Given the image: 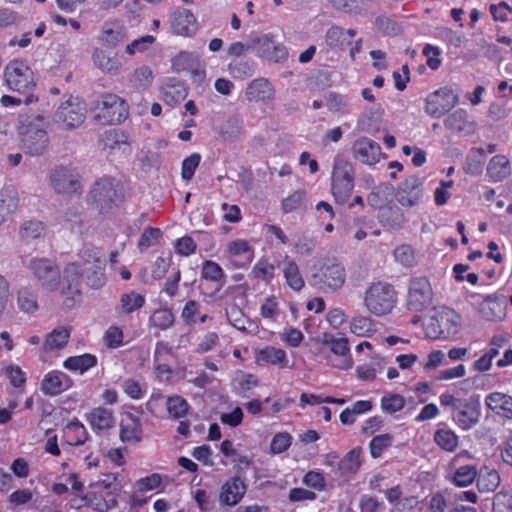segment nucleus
Instances as JSON below:
<instances>
[{"mask_svg":"<svg viewBox=\"0 0 512 512\" xmlns=\"http://www.w3.org/2000/svg\"><path fill=\"white\" fill-rule=\"evenodd\" d=\"M78 259L68 262L63 268L61 293L67 297L79 296L82 285L98 290L107 283L106 258L102 248L85 244L77 253Z\"/></svg>","mask_w":512,"mask_h":512,"instance_id":"f257e3e1","label":"nucleus"},{"mask_svg":"<svg viewBox=\"0 0 512 512\" xmlns=\"http://www.w3.org/2000/svg\"><path fill=\"white\" fill-rule=\"evenodd\" d=\"M45 118L42 115L21 120L19 135L21 147L25 153L39 156L45 152L49 144V137L44 127Z\"/></svg>","mask_w":512,"mask_h":512,"instance_id":"f03ea898","label":"nucleus"},{"mask_svg":"<svg viewBox=\"0 0 512 512\" xmlns=\"http://www.w3.org/2000/svg\"><path fill=\"white\" fill-rule=\"evenodd\" d=\"M397 303V292L391 284L372 283L365 291L364 305L375 316H383L392 311Z\"/></svg>","mask_w":512,"mask_h":512,"instance_id":"7ed1b4c3","label":"nucleus"},{"mask_svg":"<svg viewBox=\"0 0 512 512\" xmlns=\"http://www.w3.org/2000/svg\"><path fill=\"white\" fill-rule=\"evenodd\" d=\"M86 119V106L78 97L70 96L62 102L52 116V125L63 131L78 128Z\"/></svg>","mask_w":512,"mask_h":512,"instance_id":"20e7f679","label":"nucleus"},{"mask_svg":"<svg viewBox=\"0 0 512 512\" xmlns=\"http://www.w3.org/2000/svg\"><path fill=\"white\" fill-rule=\"evenodd\" d=\"M354 168L348 160L336 157L331 176V192L335 201L344 204L349 199L354 188Z\"/></svg>","mask_w":512,"mask_h":512,"instance_id":"39448f33","label":"nucleus"},{"mask_svg":"<svg viewBox=\"0 0 512 512\" xmlns=\"http://www.w3.org/2000/svg\"><path fill=\"white\" fill-rule=\"evenodd\" d=\"M4 77L6 85L14 92L29 94L36 86L32 69L22 60L11 61L5 67Z\"/></svg>","mask_w":512,"mask_h":512,"instance_id":"423d86ee","label":"nucleus"},{"mask_svg":"<svg viewBox=\"0 0 512 512\" xmlns=\"http://www.w3.org/2000/svg\"><path fill=\"white\" fill-rule=\"evenodd\" d=\"M38 285L46 291L53 292L58 289L61 273L55 261L48 258H32L28 263Z\"/></svg>","mask_w":512,"mask_h":512,"instance_id":"0eeeda50","label":"nucleus"},{"mask_svg":"<svg viewBox=\"0 0 512 512\" xmlns=\"http://www.w3.org/2000/svg\"><path fill=\"white\" fill-rule=\"evenodd\" d=\"M461 317L453 309L441 307L431 317L427 333L431 338H446L458 333Z\"/></svg>","mask_w":512,"mask_h":512,"instance_id":"6e6552de","label":"nucleus"},{"mask_svg":"<svg viewBox=\"0 0 512 512\" xmlns=\"http://www.w3.org/2000/svg\"><path fill=\"white\" fill-rule=\"evenodd\" d=\"M433 289L426 277L412 278L408 285L406 307L412 312H422L433 302Z\"/></svg>","mask_w":512,"mask_h":512,"instance_id":"1a4fd4ad","label":"nucleus"},{"mask_svg":"<svg viewBox=\"0 0 512 512\" xmlns=\"http://www.w3.org/2000/svg\"><path fill=\"white\" fill-rule=\"evenodd\" d=\"M313 279L323 291L334 292L344 285L346 271L344 266L337 260L327 259L324 261L319 271L313 274Z\"/></svg>","mask_w":512,"mask_h":512,"instance_id":"9d476101","label":"nucleus"},{"mask_svg":"<svg viewBox=\"0 0 512 512\" xmlns=\"http://www.w3.org/2000/svg\"><path fill=\"white\" fill-rule=\"evenodd\" d=\"M117 186L116 181L110 177H103L94 184L90 195L100 212L109 211L117 205L120 200Z\"/></svg>","mask_w":512,"mask_h":512,"instance_id":"9b49d317","label":"nucleus"},{"mask_svg":"<svg viewBox=\"0 0 512 512\" xmlns=\"http://www.w3.org/2000/svg\"><path fill=\"white\" fill-rule=\"evenodd\" d=\"M99 110L98 117L109 124H119L128 117V106L125 101L116 94L102 95L96 104Z\"/></svg>","mask_w":512,"mask_h":512,"instance_id":"f8f14e48","label":"nucleus"},{"mask_svg":"<svg viewBox=\"0 0 512 512\" xmlns=\"http://www.w3.org/2000/svg\"><path fill=\"white\" fill-rule=\"evenodd\" d=\"M459 102V96L451 88L442 87L426 98L425 112L439 118L450 111Z\"/></svg>","mask_w":512,"mask_h":512,"instance_id":"ddd939ff","label":"nucleus"},{"mask_svg":"<svg viewBox=\"0 0 512 512\" xmlns=\"http://www.w3.org/2000/svg\"><path fill=\"white\" fill-rule=\"evenodd\" d=\"M317 343L329 347L330 351L340 359L333 365L341 370L352 367L353 360L350 355L348 339L345 337H335L333 334L324 332L316 338Z\"/></svg>","mask_w":512,"mask_h":512,"instance_id":"4468645a","label":"nucleus"},{"mask_svg":"<svg viewBox=\"0 0 512 512\" xmlns=\"http://www.w3.org/2000/svg\"><path fill=\"white\" fill-rule=\"evenodd\" d=\"M353 158L364 165H375L382 156L379 143L368 137H360L356 139L351 147Z\"/></svg>","mask_w":512,"mask_h":512,"instance_id":"2eb2a0df","label":"nucleus"},{"mask_svg":"<svg viewBox=\"0 0 512 512\" xmlns=\"http://www.w3.org/2000/svg\"><path fill=\"white\" fill-rule=\"evenodd\" d=\"M50 182L53 189L60 194L77 193L81 189L78 175L64 166L56 167L51 171Z\"/></svg>","mask_w":512,"mask_h":512,"instance_id":"dca6fc26","label":"nucleus"},{"mask_svg":"<svg viewBox=\"0 0 512 512\" xmlns=\"http://www.w3.org/2000/svg\"><path fill=\"white\" fill-rule=\"evenodd\" d=\"M252 47L260 57L271 62H282L288 56L286 48L282 44H276L270 35L253 38Z\"/></svg>","mask_w":512,"mask_h":512,"instance_id":"f3484780","label":"nucleus"},{"mask_svg":"<svg viewBox=\"0 0 512 512\" xmlns=\"http://www.w3.org/2000/svg\"><path fill=\"white\" fill-rule=\"evenodd\" d=\"M423 184L417 176H410L400 183L396 192V200L404 207L419 204L423 195Z\"/></svg>","mask_w":512,"mask_h":512,"instance_id":"a211bd4d","label":"nucleus"},{"mask_svg":"<svg viewBox=\"0 0 512 512\" xmlns=\"http://www.w3.org/2000/svg\"><path fill=\"white\" fill-rule=\"evenodd\" d=\"M117 491H104L99 486H92L86 494L85 500L88 506L98 512H107L115 508L118 504Z\"/></svg>","mask_w":512,"mask_h":512,"instance_id":"6ab92c4d","label":"nucleus"},{"mask_svg":"<svg viewBox=\"0 0 512 512\" xmlns=\"http://www.w3.org/2000/svg\"><path fill=\"white\" fill-rule=\"evenodd\" d=\"M97 39L103 46L116 47L127 39L126 28L119 20L105 21Z\"/></svg>","mask_w":512,"mask_h":512,"instance_id":"aec40b11","label":"nucleus"},{"mask_svg":"<svg viewBox=\"0 0 512 512\" xmlns=\"http://www.w3.org/2000/svg\"><path fill=\"white\" fill-rule=\"evenodd\" d=\"M246 99L250 102L268 103L274 99L275 90L266 78L252 80L245 91Z\"/></svg>","mask_w":512,"mask_h":512,"instance_id":"412c9836","label":"nucleus"},{"mask_svg":"<svg viewBox=\"0 0 512 512\" xmlns=\"http://www.w3.org/2000/svg\"><path fill=\"white\" fill-rule=\"evenodd\" d=\"M72 386L70 377L61 371L47 373L41 382V391L48 396H56Z\"/></svg>","mask_w":512,"mask_h":512,"instance_id":"4be33fe9","label":"nucleus"},{"mask_svg":"<svg viewBox=\"0 0 512 512\" xmlns=\"http://www.w3.org/2000/svg\"><path fill=\"white\" fill-rule=\"evenodd\" d=\"M218 133L224 141H240L245 134V127L242 116L237 113L227 116L220 124Z\"/></svg>","mask_w":512,"mask_h":512,"instance_id":"5701e85b","label":"nucleus"},{"mask_svg":"<svg viewBox=\"0 0 512 512\" xmlns=\"http://www.w3.org/2000/svg\"><path fill=\"white\" fill-rule=\"evenodd\" d=\"M170 24L173 32L178 35L188 36L196 32L197 21L193 13L187 9H178L170 16Z\"/></svg>","mask_w":512,"mask_h":512,"instance_id":"b1692460","label":"nucleus"},{"mask_svg":"<svg viewBox=\"0 0 512 512\" xmlns=\"http://www.w3.org/2000/svg\"><path fill=\"white\" fill-rule=\"evenodd\" d=\"M246 493V485L240 477L227 480L221 487L220 501L228 506L238 504Z\"/></svg>","mask_w":512,"mask_h":512,"instance_id":"393cba45","label":"nucleus"},{"mask_svg":"<svg viewBox=\"0 0 512 512\" xmlns=\"http://www.w3.org/2000/svg\"><path fill=\"white\" fill-rule=\"evenodd\" d=\"M479 405L475 403H462L452 412L453 420L464 430L473 427L480 419Z\"/></svg>","mask_w":512,"mask_h":512,"instance_id":"a878e982","label":"nucleus"},{"mask_svg":"<svg viewBox=\"0 0 512 512\" xmlns=\"http://www.w3.org/2000/svg\"><path fill=\"white\" fill-rule=\"evenodd\" d=\"M142 438L140 420L128 413L121 421L120 439L129 445L138 443Z\"/></svg>","mask_w":512,"mask_h":512,"instance_id":"bb28decb","label":"nucleus"},{"mask_svg":"<svg viewBox=\"0 0 512 512\" xmlns=\"http://www.w3.org/2000/svg\"><path fill=\"white\" fill-rule=\"evenodd\" d=\"M485 403L497 415L512 419V397L500 392L490 393Z\"/></svg>","mask_w":512,"mask_h":512,"instance_id":"cd10ccee","label":"nucleus"},{"mask_svg":"<svg viewBox=\"0 0 512 512\" xmlns=\"http://www.w3.org/2000/svg\"><path fill=\"white\" fill-rule=\"evenodd\" d=\"M282 272L286 284L291 289L294 291H300L304 287L305 281L301 275L299 266L289 255H285L282 260Z\"/></svg>","mask_w":512,"mask_h":512,"instance_id":"c85d7f7f","label":"nucleus"},{"mask_svg":"<svg viewBox=\"0 0 512 512\" xmlns=\"http://www.w3.org/2000/svg\"><path fill=\"white\" fill-rule=\"evenodd\" d=\"M94 65L105 73L115 75L121 68V62L117 55H110L106 51L96 48L92 54Z\"/></svg>","mask_w":512,"mask_h":512,"instance_id":"c756f323","label":"nucleus"},{"mask_svg":"<svg viewBox=\"0 0 512 512\" xmlns=\"http://www.w3.org/2000/svg\"><path fill=\"white\" fill-rule=\"evenodd\" d=\"M487 174L495 182L506 179L511 174L509 159L504 155L493 156L489 161Z\"/></svg>","mask_w":512,"mask_h":512,"instance_id":"7c9ffc66","label":"nucleus"},{"mask_svg":"<svg viewBox=\"0 0 512 512\" xmlns=\"http://www.w3.org/2000/svg\"><path fill=\"white\" fill-rule=\"evenodd\" d=\"M87 421L94 430H106L114 425L115 419L112 411L97 407L86 415Z\"/></svg>","mask_w":512,"mask_h":512,"instance_id":"2f4dec72","label":"nucleus"},{"mask_svg":"<svg viewBox=\"0 0 512 512\" xmlns=\"http://www.w3.org/2000/svg\"><path fill=\"white\" fill-rule=\"evenodd\" d=\"M162 93L163 101L170 106L180 103L188 95L185 85L172 79L163 87Z\"/></svg>","mask_w":512,"mask_h":512,"instance_id":"473e14b6","label":"nucleus"},{"mask_svg":"<svg viewBox=\"0 0 512 512\" xmlns=\"http://www.w3.org/2000/svg\"><path fill=\"white\" fill-rule=\"evenodd\" d=\"M477 487L480 492H492L500 484V476L494 468L483 466L477 473Z\"/></svg>","mask_w":512,"mask_h":512,"instance_id":"72a5a7b5","label":"nucleus"},{"mask_svg":"<svg viewBox=\"0 0 512 512\" xmlns=\"http://www.w3.org/2000/svg\"><path fill=\"white\" fill-rule=\"evenodd\" d=\"M444 125L446 128L457 132L467 131V133H470L474 130L473 124L468 121L467 112L463 109L455 110L448 115L444 120Z\"/></svg>","mask_w":512,"mask_h":512,"instance_id":"f704fd0d","label":"nucleus"},{"mask_svg":"<svg viewBox=\"0 0 512 512\" xmlns=\"http://www.w3.org/2000/svg\"><path fill=\"white\" fill-rule=\"evenodd\" d=\"M97 365V357L93 354H82L68 357L64 363V368L71 371H79L81 374Z\"/></svg>","mask_w":512,"mask_h":512,"instance_id":"c9c22d12","label":"nucleus"},{"mask_svg":"<svg viewBox=\"0 0 512 512\" xmlns=\"http://www.w3.org/2000/svg\"><path fill=\"white\" fill-rule=\"evenodd\" d=\"M71 330L60 326L53 329L46 337L44 348L46 350H59L66 346L70 337Z\"/></svg>","mask_w":512,"mask_h":512,"instance_id":"e433bc0d","label":"nucleus"},{"mask_svg":"<svg viewBox=\"0 0 512 512\" xmlns=\"http://www.w3.org/2000/svg\"><path fill=\"white\" fill-rule=\"evenodd\" d=\"M276 266L268 258H260L251 270V276L267 284L271 283L275 276Z\"/></svg>","mask_w":512,"mask_h":512,"instance_id":"4c0bfd02","label":"nucleus"},{"mask_svg":"<svg viewBox=\"0 0 512 512\" xmlns=\"http://www.w3.org/2000/svg\"><path fill=\"white\" fill-rule=\"evenodd\" d=\"M256 359L258 363H267L271 365H285L287 362L285 351L273 346H267L260 350Z\"/></svg>","mask_w":512,"mask_h":512,"instance_id":"58836bf2","label":"nucleus"},{"mask_svg":"<svg viewBox=\"0 0 512 512\" xmlns=\"http://www.w3.org/2000/svg\"><path fill=\"white\" fill-rule=\"evenodd\" d=\"M18 208V199L14 192H0V225L4 223Z\"/></svg>","mask_w":512,"mask_h":512,"instance_id":"ea45409f","label":"nucleus"},{"mask_svg":"<svg viewBox=\"0 0 512 512\" xmlns=\"http://www.w3.org/2000/svg\"><path fill=\"white\" fill-rule=\"evenodd\" d=\"M144 304L145 298L142 294L130 291L121 295L119 307L122 313L131 314L135 310L142 308Z\"/></svg>","mask_w":512,"mask_h":512,"instance_id":"a19ab883","label":"nucleus"},{"mask_svg":"<svg viewBox=\"0 0 512 512\" xmlns=\"http://www.w3.org/2000/svg\"><path fill=\"white\" fill-rule=\"evenodd\" d=\"M504 305L496 299H486L480 307L481 316L488 321H497L504 317Z\"/></svg>","mask_w":512,"mask_h":512,"instance_id":"79ce46f5","label":"nucleus"},{"mask_svg":"<svg viewBox=\"0 0 512 512\" xmlns=\"http://www.w3.org/2000/svg\"><path fill=\"white\" fill-rule=\"evenodd\" d=\"M18 308L25 313H33L38 309L37 295L27 287L17 291Z\"/></svg>","mask_w":512,"mask_h":512,"instance_id":"37998d69","label":"nucleus"},{"mask_svg":"<svg viewBox=\"0 0 512 512\" xmlns=\"http://www.w3.org/2000/svg\"><path fill=\"white\" fill-rule=\"evenodd\" d=\"M64 437L71 446L81 445L87 439L86 429L80 422H71L64 429Z\"/></svg>","mask_w":512,"mask_h":512,"instance_id":"c03bdc74","label":"nucleus"},{"mask_svg":"<svg viewBox=\"0 0 512 512\" xmlns=\"http://www.w3.org/2000/svg\"><path fill=\"white\" fill-rule=\"evenodd\" d=\"M166 408L172 418L180 419L186 416L190 406L183 397L174 395L167 398Z\"/></svg>","mask_w":512,"mask_h":512,"instance_id":"a18cd8bd","label":"nucleus"},{"mask_svg":"<svg viewBox=\"0 0 512 512\" xmlns=\"http://www.w3.org/2000/svg\"><path fill=\"white\" fill-rule=\"evenodd\" d=\"M350 331L357 336L367 337L375 331V328L373 321L369 317L357 315L351 320Z\"/></svg>","mask_w":512,"mask_h":512,"instance_id":"49530a36","label":"nucleus"},{"mask_svg":"<svg viewBox=\"0 0 512 512\" xmlns=\"http://www.w3.org/2000/svg\"><path fill=\"white\" fill-rule=\"evenodd\" d=\"M229 74L235 79H244L254 73V63L250 60L237 59L228 65Z\"/></svg>","mask_w":512,"mask_h":512,"instance_id":"de8ad7c7","label":"nucleus"},{"mask_svg":"<svg viewBox=\"0 0 512 512\" xmlns=\"http://www.w3.org/2000/svg\"><path fill=\"white\" fill-rule=\"evenodd\" d=\"M202 278L212 281L218 284L217 291L223 286L222 279L224 278V272L220 265L214 261L206 260L202 266Z\"/></svg>","mask_w":512,"mask_h":512,"instance_id":"09e8293b","label":"nucleus"},{"mask_svg":"<svg viewBox=\"0 0 512 512\" xmlns=\"http://www.w3.org/2000/svg\"><path fill=\"white\" fill-rule=\"evenodd\" d=\"M102 142L104 148H108L109 150H125L129 147L127 136L123 132H118L116 130L105 132L102 138Z\"/></svg>","mask_w":512,"mask_h":512,"instance_id":"8fccbe9b","label":"nucleus"},{"mask_svg":"<svg viewBox=\"0 0 512 512\" xmlns=\"http://www.w3.org/2000/svg\"><path fill=\"white\" fill-rule=\"evenodd\" d=\"M477 480V472L474 466L464 465L456 469L452 476V481L459 487H466L474 480Z\"/></svg>","mask_w":512,"mask_h":512,"instance_id":"3c124183","label":"nucleus"},{"mask_svg":"<svg viewBox=\"0 0 512 512\" xmlns=\"http://www.w3.org/2000/svg\"><path fill=\"white\" fill-rule=\"evenodd\" d=\"M360 450H349L339 461L338 467L342 474H353L360 466Z\"/></svg>","mask_w":512,"mask_h":512,"instance_id":"603ef678","label":"nucleus"},{"mask_svg":"<svg viewBox=\"0 0 512 512\" xmlns=\"http://www.w3.org/2000/svg\"><path fill=\"white\" fill-rule=\"evenodd\" d=\"M44 231V225L38 220L25 221L20 229V236L25 240L39 238Z\"/></svg>","mask_w":512,"mask_h":512,"instance_id":"864d4df0","label":"nucleus"},{"mask_svg":"<svg viewBox=\"0 0 512 512\" xmlns=\"http://www.w3.org/2000/svg\"><path fill=\"white\" fill-rule=\"evenodd\" d=\"M434 440L440 448H456L458 437L452 430L439 429L435 432Z\"/></svg>","mask_w":512,"mask_h":512,"instance_id":"5fc2aeb1","label":"nucleus"},{"mask_svg":"<svg viewBox=\"0 0 512 512\" xmlns=\"http://www.w3.org/2000/svg\"><path fill=\"white\" fill-rule=\"evenodd\" d=\"M405 399L399 394H391L381 399V408L384 412L393 414L403 409Z\"/></svg>","mask_w":512,"mask_h":512,"instance_id":"6e6d98bb","label":"nucleus"},{"mask_svg":"<svg viewBox=\"0 0 512 512\" xmlns=\"http://www.w3.org/2000/svg\"><path fill=\"white\" fill-rule=\"evenodd\" d=\"M201 156L199 153H193L182 162L181 176L184 180H191L196 168L199 166Z\"/></svg>","mask_w":512,"mask_h":512,"instance_id":"4d7b16f0","label":"nucleus"},{"mask_svg":"<svg viewBox=\"0 0 512 512\" xmlns=\"http://www.w3.org/2000/svg\"><path fill=\"white\" fill-rule=\"evenodd\" d=\"M153 79V73L150 67L141 66L134 70L131 81L136 87H146Z\"/></svg>","mask_w":512,"mask_h":512,"instance_id":"13d9d810","label":"nucleus"},{"mask_svg":"<svg viewBox=\"0 0 512 512\" xmlns=\"http://www.w3.org/2000/svg\"><path fill=\"white\" fill-rule=\"evenodd\" d=\"M493 512H512V494L508 491L498 492L494 497Z\"/></svg>","mask_w":512,"mask_h":512,"instance_id":"bf43d9fd","label":"nucleus"},{"mask_svg":"<svg viewBox=\"0 0 512 512\" xmlns=\"http://www.w3.org/2000/svg\"><path fill=\"white\" fill-rule=\"evenodd\" d=\"M162 483V476L158 473H153L149 476L140 478L136 481V487L139 492L146 493L152 491L160 486Z\"/></svg>","mask_w":512,"mask_h":512,"instance_id":"052dcab7","label":"nucleus"},{"mask_svg":"<svg viewBox=\"0 0 512 512\" xmlns=\"http://www.w3.org/2000/svg\"><path fill=\"white\" fill-rule=\"evenodd\" d=\"M344 31L339 26L330 27L325 34V42L330 48H343Z\"/></svg>","mask_w":512,"mask_h":512,"instance_id":"680f3d73","label":"nucleus"},{"mask_svg":"<svg viewBox=\"0 0 512 512\" xmlns=\"http://www.w3.org/2000/svg\"><path fill=\"white\" fill-rule=\"evenodd\" d=\"M228 251L232 256L248 254L246 261L250 263L253 259V251L246 240H235L228 245Z\"/></svg>","mask_w":512,"mask_h":512,"instance_id":"e2e57ef3","label":"nucleus"},{"mask_svg":"<svg viewBox=\"0 0 512 512\" xmlns=\"http://www.w3.org/2000/svg\"><path fill=\"white\" fill-rule=\"evenodd\" d=\"M395 259L406 267H411L415 263L414 251L409 245H400L394 250Z\"/></svg>","mask_w":512,"mask_h":512,"instance_id":"0e129e2a","label":"nucleus"},{"mask_svg":"<svg viewBox=\"0 0 512 512\" xmlns=\"http://www.w3.org/2000/svg\"><path fill=\"white\" fill-rule=\"evenodd\" d=\"M123 331L117 326L109 327L104 334V343L108 348H118L123 343Z\"/></svg>","mask_w":512,"mask_h":512,"instance_id":"69168bd1","label":"nucleus"},{"mask_svg":"<svg viewBox=\"0 0 512 512\" xmlns=\"http://www.w3.org/2000/svg\"><path fill=\"white\" fill-rule=\"evenodd\" d=\"M295 250L298 254L303 256H309L313 253L316 247V240L309 236H300L295 244Z\"/></svg>","mask_w":512,"mask_h":512,"instance_id":"338daca9","label":"nucleus"},{"mask_svg":"<svg viewBox=\"0 0 512 512\" xmlns=\"http://www.w3.org/2000/svg\"><path fill=\"white\" fill-rule=\"evenodd\" d=\"M305 198V192L303 190H298L293 192L291 195L286 197L282 201V209L285 213H289L297 209Z\"/></svg>","mask_w":512,"mask_h":512,"instance_id":"774afa93","label":"nucleus"}]
</instances>
